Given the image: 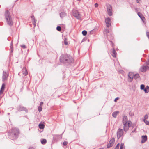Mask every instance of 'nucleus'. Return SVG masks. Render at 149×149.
<instances>
[{"label":"nucleus","mask_w":149,"mask_h":149,"mask_svg":"<svg viewBox=\"0 0 149 149\" xmlns=\"http://www.w3.org/2000/svg\"><path fill=\"white\" fill-rule=\"evenodd\" d=\"M43 104V102H41L40 103V106H42V107Z\"/></svg>","instance_id":"43"},{"label":"nucleus","mask_w":149,"mask_h":149,"mask_svg":"<svg viewBox=\"0 0 149 149\" xmlns=\"http://www.w3.org/2000/svg\"><path fill=\"white\" fill-rule=\"evenodd\" d=\"M137 14L140 17L141 20L144 22L145 19V18L143 15L140 12H138Z\"/></svg>","instance_id":"14"},{"label":"nucleus","mask_w":149,"mask_h":149,"mask_svg":"<svg viewBox=\"0 0 149 149\" xmlns=\"http://www.w3.org/2000/svg\"><path fill=\"white\" fill-rule=\"evenodd\" d=\"M146 34L147 36L149 39V32H146Z\"/></svg>","instance_id":"42"},{"label":"nucleus","mask_w":149,"mask_h":149,"mask_svg":"<svg viewBox=\"0 0 149 149\" xmlns=\"http://www.w3.org/2000/svg\"><path fill=\"white\" fill-rule=\"evenodd\" d=\"M63 43H64V44L65 45H67L68 44V42H67V41L65 40H64Z\"/></svg>","instance_id":"38"},{"label":"nucleus","mask_w":149,"mask_h":149,"mask_svg":"<svg viewBox=\"0 0 149 149\" xmlns=\"http://www.w3.org/2000/svg\"><path fill=\"white\" fill-rule=\"evenodd\" d=\"M148 118V116L147 114H146L144 116V119L143 120H146V119H147Z\"/></svg>","instance_id":"36"},{"label":"nucleus","mask_w":149,"mask_h":149,"mask_svg":"<svg viewBox=\"0 0 149 149\" xmlns=\"http://www.w3.org/2000/svg\"><path fill=\"white\" fill-rule=\"evenodd\" d=\"M63 145L64 146H66L68 144V142L65 141H64L63 143Z\"/></svg>","instance_id":"39"},{"label":"nucleus","mask_w":149,"mask_h":149,"mask_svg":"<svg viewBox=\"0 0 149 149\" xmlns=\"http://www.w3.org/2000/svg\"><path fill=\"white\" fill-rule=\"evenodd\" d=\"M38 110L39 112L41 111L42 110V106H39L38 108Z\"/></svg>","instance_id":"28"},{"label":"nucleus","mask_w":149,"mask_h":149,"mask_svg":"<svg viewBox=\"0 0 149 149\" xmlns=\"http://www.w3.org/2000/svg\"><path fill=\"white\" fill-rule=\"evenodd\" d=\"M5 84L4 83H3L2 84L1 89H3L4 90L5 88Z\"/></svg>","instance_id":"31"},{"label":"nucleus","mask_w":149,"mask_h":149,"mask_svg":"<svg viewBox=\"0 0 149 149\" xmlns=\"http://www.w3.org/2000/svg\"><path fill=\"white\" fill-rule=\"evenodd\" d=\"M8 77V75L7 73L4 71H3V74L2 76V81L4 82Z\"/></svg>","instance_id":"13"},{"label":"nucleus","mask_w":149,"mask_h":149,"mask_svg":"<svg viewBox=\"0 0 149 149\" xmlns=\"http://www.w3.org/2000/svg\"><path fill=\"white\" fill-rule=\"evenodd\" d=\"M23 74L25 76H26L28 74V72L27 70L25 68H23L22 70Z\"/></svg>","instance_id":"19"},{"label":"nucleus","mask_w":149,"mask_h":149,"mask_svg":"<svg viewBox=\"0 0 149 149\" xmlns=\"http://www.w3.org/2000/svg\"><path fill=\"white\" fill-rule=\"evenodd\" d=\"M66 15V13L64 12H61L60 13V17L62 19H63L64 17H65Z\"/></svg>","instance_id":"18"},{"label":"nucleus","mask_w":149,"mask_h":149,"mask_svg":"<svg viewBox=\"0 0 149 149\" xmlns=\"http://www.w3.org/2000/svg\"><path fill=\"white\" fill-rule=\"evenodd\" d=\"M120 144L119 143H118L117 145L116 146L115 148L114 149H118L119 147Z\"/></svg>","instance_id":"35"},{"label":"nucleus","mask_w":149,"mask_h":149,"mask_svg":"<svg viewBox=\"0 0 149 149\" xmlns=\"http://www.w3.org/2000/svg\"><path fill=\"white\" fill-rule=\"evenodd\" d=\"M111 54L114 57H116V56L117 53L115 50L113 48L112 49Z\"/></svg>","instance_id":"16"},{"label":"nucleus","mask_w":149,"mask_h":149,"mask_svg":"<svg viewBox=\"0 0 149 149\" xmlns=\"http://www.w3.org/2000/svg\"><path fill=\"white\" fill-rule=\"evenodd\" d=\"M135 9L136 11H137V8H135Z\"/></svg>","instance_id":"51"},{"label":"nucleus","mask_w":149,"mask_h":149,"mask_svg":"<svg viewBox=\"0 0 149 149\" xmlns=\"http://www.w3.org/2000/svg\"><path fill=\"white\" fill-rule=\"evenodd\" d=\"M149 89V87L148 86H147L146 87V88H145L143 90L145 93H147L149 92V91H148Z\"/></svg>","instance_id":"24"},{"label":"nucleus","mask_w":149,"mask_h":149,"mask_svg":"<svg viewBox=\"0 0 149 149\" xmlns=\"http://www.w3.org/2000/svg\"><path fill=\"white\" fill-rule=\"evenodd\" d=\"M95 7H98V4L96 3L95 4Z\"/></svg>","instance_id":"47"},{"label":"nucleus","mask_w":149,"mask_h":149,"mask_svg":"<svg viewBox=\"0 0 149 149\" xmlns=\"http://www.w3.org/2000/svg\"><path fill=\"white\" fill-rule=\"evenodd\" d=\"M145 63L147 66L149 65V58L146 61Z\"/></svg>","instance_id":"37"},{"label":"nucleus","mask_w":149,"mask_h":149,"mask_svg":"<svg viewBox=\"0 0 149 149\" xmlns=\"http://www.w3.org/2000/svg\"><path fill=\"white\" fill-rule=\"evenodd\" d=\"M3 23L2 22H0V25L2 26L3 24Z\"/></svg>","instance_id":"49"},{"label":"nucleus","mask_w":149,"mask_h":149,"mask_svg":"<svg viewBox=\"0 0 149 149\" xmlns=\"http://www.w3.org/2000/svg\"><path fill=\"white\" fill-rule=\"evenodd\" d=\"M128 121H127V118L126 116H124L123 118V124H126L127 123Z\"/></svg>","instance_id":"15"},{"label":"nucleus","mask_w":149,"mask_h":149,"mask_svg":"<svg viewBox=\"0 0 149 149\" xmlns=\"http://www.w3.org/2000/svg\"><path fill=\"white\" fill-rule=\"evenodd\" d=\"M17 110L18 111H24L26 112H27L28 110L25 107L21 105H19L17 106Z\"/></svg>","instance_id":"8"},{"label":"nucleus","mask_w":149,"mask_h":149,"mask_svg":"<svg viewBox=\"0 0 149 149\" xmlns=\"http://www.w3.org/2000/svg\"><path fill=\"white\" fill-rule=\"evenodd\" d=\"M53 141L54 142L58 141L59 139L62 138V135H59L57 134L53 135Z\"/></svg>","instance_id":"10"},{"label":"nucleus","mask_w":149,"mask_h":149,"mask_svg":"<svg viewBox=\"0 0 149 149\" xmlns=\"http://www.w3.org/2000/svg\"><path fill=\"white\" fill-rule=\"evenodd\" d=\"M123 130L125 132L127 131L129 127H130L132 125V123L131 121H128L127 123L126 124H123Z\"/></svg>","instance_id":"4"},{"label":"nucleus","mask_w":149,"mask_h":149,"mask_svg":"<svg viewBox=\"0 0 149 149\" xmlns=\"http://www.w3.org/2000/svg\"><path fill=\"white\" fill-rule=\"evenodd\" d=\"M41 142L42 144H45L47 142L46 140L45 139H42L41 140Z\"/></svg>","instance_id":"23"},{"label":"nucleus","mask_w":149,"mask_h":149,"mask_svg":"<svg viewBox=\"0 0 149 149\" xmlns=\"http://www.w3.org/2000/svg\"><path fill=\"white\" fill-rule=\"evenodd\" d=\"M10 50L11 52H12L13 51V40H12L10 46Z\"/></svg>","instance_id":"21"},{"label":"nucleus","mask_w":149,"mask_h":149,"mask_svg":"<svg viewBox=\"0 0 149 149\" xmlns=\"http://www.w3.org/2000/svg\"><path fill=\"white\" fill-rule=\"evenodd\" d=\"M60 61L61 63L70 64L74 62V59L70 55L64 54H61L60 56Z\"/></svg>","instance_id":"1"},{"label":"nucleus","mask_w":149,"mask_h":149,"mask_svg":"<svg viewBox=\"0 0 149 149\" xmlns=\"http://www.w3.org/2000/svg\"><path fill=\"white\" fill-rule=\"evenodd\" d=\"M148 69H149V67L146 65L145 64L142 65L140 68V71L143 72H145Z\"/></svg>","instance_id":"9"},{"label":"nucleus","mask_w":149,"mask_h":149,"mask_svg":"<svg viewBox=\"0 0 149 149\" xmlns=\"http://www.w3.org/2000/svg\"><path fill=\"white\" fill-rule=\"evenodd\" d=\"M39 127L40 129H43L45 127V125L43 124L40 123L39 125Z\"/></svg>","instance_id":"26"},{"label":"nucleus","mask_w":149,"mask_h":149,"mask_svg":"<svg viewBox=\"0 0 149 149\" xmlns=\"http://www.w3.org/2000/svg\"><path fill=\"white\" fill-rule=\"evenodd\" d=\"M134 75H132V73H129L128 75V78H130L131 80L133 79Z\"/></svg>","instance_id":"25"},{"label":"nucleus","mask_w":149,"mask_h":149,"mask_svg":"<svg viewBox=\"0 0 149 149\" xmlns=\"http://www.w3.org/2000/svg\"><path fill=\"white\" fill-rule=\"evenodd\" d=\"M32 22H33V24L34 26L35 27V26H36V22L35 19L34 20H32Z\"/></svg>","instance_id":"34"},{"label":"nucleus","mask_w":149,"mask_h":149,"mask_svg":"<svg viewBox=\"0 0 149 149\" xmlns=\"http://www.w3.org/2000/svg\"><path fill=\"white\" fill-rule=\"evenodd\" d=\"M76 0L77 1H81V0Z\"/></svg>","instance_id":"52"},{"label":"nucleus","mask_w":149,"mask_h":149,"mask_svg":"<svg viewBox=\"0 0 149 149\" xmlns=\"http://www.w3.org/2000/svg\"><path fill=\"white\" fill-rule=\"evenodd\" d=\"M118 99H119V98H118V97H117V98H116L115 99V100H114V101H115V102H116V101H117V100H118Z\"/></svg>","instance_id":"46"},{"label":"nucleus","mask_w":149,"mask_h":149,"mask_svg":"<svg viewBox=\"0 0 149 149\" xmlns=\"http://www.w3.org/2000/svg\"><path fill=\"white\" fill-rule=\"evenodd\" d=\"M4 90L1 89L0 90V95H1L3 92Z\"/></svg>","instance_id":"41"},{"label":"nucleus","mask_w":149,"mask_h":149,"mask_svg":"<svg viewBox=\"0 0 149 149\" xmlns=\"http://www.w3.org/2000/svg\"><path fill=\"white\" fill-rule=\"evenodd\" d=\"M140 88L141 90H144L145 88V85L143 84H141L140 86Z\"/></svg>","instance_id":"33"},{"label":"nucleus","mask_w":149,"mask_h":149,"mask_svg":"<svg viewBox=\"0 0 149 149\" xmlns=\"http://www.w3.org/2000/svg\"><path fill=\"white\" fill-rule=\"evenodd\" d=\"M31 18L32 19V20H34L35 19L34 16L33 15H32L31 16Z\"/></svg>","instance_id":"40"},{"label":"nucleus","mask_w":149,"mask_h":149,"mask_svg":"<svg viewBox=\"0 0 149 149\" xmlns=\"http://www.w3.org/2000/svg\"><path fill=\"white\" fill-rule=\"evenodd\" d=\"M140 76L138 74H136L134 75L133 78L135 79V80L139 78Z\"/></svg>","instance_id":"22"},{"label":"nucleus","mask_w":149,"mask_h":149,"mask_svg":"<svg viewBox=\"0 0 149 149\" xmlns=\"http://www.w3.org/2000/svg\"><path fill=\"white\" fill-rule=\"evenodd\" d=\"M142 139L141 142L142 143H144L147 140V136L146 135L142 136Z\"/></svg>","instance_id":"17"},{"label":"nucleus","mask_w":149,"mask_h":149,"mask_svg":"<svg viewBox=\"0 0 149 149\" xmlns=\"http://www.w3.org/2000/svg\"><path fill=\"white\" fill-rule=\"evenodd\" d=\"M106 7L108 15L110 16H112L113 13L112 7L109 4H107L106 5Z\"/></svg>","instance_id":"6"},{"label":"nucleus","mask_w":149,"mask_h":149,"mask_svg":"<svg viewBox=\"0 0 149 149\" xmlns=\"http://www.w3.org/2000/svg\"><path fill=\"white\" fill-rule=\"evenodd\" d=\"M119 113L118 111H114L113 112L112 114V116L115 118H116L117 115Z\"/></svg>","instance_id":"20"},{"label":"nucleus","mask_w":149,"mask_h":149,"mask_svg":"<svg viewBox=\"0 0 149 149\" xmlns=\"http://www.w3.org/2000/svg\"><path fill=\"white\" fill-rule=\"evenodd\" d=\"M4 15L7 24L9 26H11L13 25V23L10 13L8 10H7L5 12Z\"/></svg>","instance_id":"3"},{"label":"nucleus","mask_w":149,"mask_h":149,"mask_svg":"<svg viewBox=\"0 0 149 149\" xmlns=\"http://www.w3.org/2000/svg\"><path fill=\"white\" fill-rule=\"evenodd\" d=\"M105 22L107 24L106 26L109 27L111 26V22L110 18L109 17L106 18L105 19Z\"/></svg>","instance_id":"12"},{"label":"nucleus","mask_w":149,"mask_h":149,"mask_svg":"<svg viewBox=\"0 0 149 149\" xmlns=\"http://www.w3.org/2000/svg\"><path fill=\"white\" fill-rule=\"evenodd\" d=\"M140 0H136V2L137 3H139Z\"/></svg>","instance_id":"50"},{"label":"nucleus","mask_w":149,"mask_h":149,"mask_svg":"<svg viewBox=\"0 0 149 149\" xmlns=\"http://www.w3.org/2000/svg\"><path fill=\"white\" fill-rule=\"evenodd\" d=\"M72 14L73 16L75 17L78 19H80L81 18V15L77 10H73V11Z\"/></svg>","instance_id":"5"},{"label":"nucleus","mask_w":149,"mask_h":149,"mask_svg":"<svg viewBox=\"0 0 149 149\" xmlns=\"http://www.w3.org/2000/svg\"><path fill=\"white\" fill-rule=\"evenodd\" d=\"M8 115H9V114H10V113H8Z\"/></svg>","instance_id":"53"},{"label":"nucleus","mask_w":149,"mask_h":149,"mask_svg":"<svg viewBox=\"0 0 149 149\" xmlns=\"http://www.w3.org/2000/svg\"><path fill=\"white\" fill-rule=\"evenodd\" d=\"M124 143H121L120 144V149H123L124 148Z\"/></svg>","instance_id":"29"},{"label":"nucleus","mask_w":149,"mask_h":149,"mask_svg":"<svg viewBox=\"0 0 149 149\" xmlns=\"http://www.w3.org/2000/svg\"><path fill=\"white\" fill-rule=\"evenodd\" d=\"M136 128H135L134 129V130H132V133H133L134 132H136Z\"/></svg>","instance_id":"44"},{"label":"nucleus","mask_w":149,"mask_h":149,"mask_svg":"<svg viewBox=\"0 0 149 149\" xmlns=\"http://www.w3.org/2000/svg\"><path fill=\"white\" fill-rule=\"evenodd\" d=\"M56 29L58 31H60L61 30V28L60 26H58L56 27Z\"/></svg>","instance_id":"32"},{"label":"nucleus","mask_w":149,"mask_h":149,"mask_svg":"<svg viewBox=\"0 0 149 149\" xmlns=\"http://www.w3.org/2000/svg\"><path fill=\"white\" fill-rule=\"evenodd\" d=\"M115 142V139L114 138H112L109 142V143L107 145V147L108 148H110L112 146Z\"/></svg>","instance_id":"11"},{"label":"nucleus","mask_w":149,"mask_h":149,"mask_svg":"<svg viewBox=\"0 0 149 149\" xmlns=\"http://www.w3.org/2000/svg\"><path fill=\"white\" fill-rule=\"evenodd\" d=\"M19 130L17 128H13L9 130L8 134L9 138L13 140L17 139L19 134Z\"/></svg>","instance_id":"2"},{"label":"nucleus","mask_w":149,"mask_h":149,"mask_svg":"<svg viewBox=\"0 0 149 149\" xmlns=\"http://www.w3.org/2000/svg\"><path fill=\"white\" fill-rule=\"evenodd\" d=\"M28 149H35V148L33 147H30Z\"/></svg>","instance_id":"48"},{"label":"nucleus","mask_w":149,"mask_h":149,"mask_svg":"<svg viewBox=\"0 0 149 149\" xmlns=\"http://www.w3.org/2000/svg\"><path fill=\"white\" fill-rule=\"evenodd\" d=\"M82 33L84 36H85L87 34V32L86 30H83L82 31Z\"/></svg>","instance_id":"27"},{"label":"nucleus","mask_w":149,"mask_h":149,"mask_svg":"<svg viewBox=\"0 0 149 149\" xmlns=\"http://www.w3.org/2000/svg\"><path fill=\"white\" fill-rule=\"evenodd\" d=\"M21 47H22V48H24V49H25V48H26V46L25 45H22V46H21Z\"/></svg>","instance_id":"45"},{"label":"nucleus","mask_w":149,"mask_h":149,"mask_svg":"<svg viewBox=\"0 0 149 149\" xmlns=\"http://www.w3.org/2000/svg\"><path fill=\"white\" fill-rule=\"evenodd\" d=\"M143 121L145 122V123L147 125H149V122L148 121L145 120H143Z\"/></svg>","instance_id":"30"},{"label":"nucleus","mask_w":149,"mask_h":149,"mask_svg":"<svg viewBox=\"0 0 149 149\" xmlns=\"http://www.w3.org/2000/svg\"><path fill=\"white\" fill-rule=\"evenodd\" d=\"M123 130L120 128H118L117 132V138L118 139L120 138L123 136Z\"/></svg>","instance_id":"7"}]
</instances>
